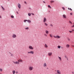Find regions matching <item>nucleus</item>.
Here are the masks:
<instances>
[{
	"mask_svg": "<svg viewBox=\"0 0 74 74\" xmlns=\"http://www.w3.org/2000/svg\"><path fill=\"white\" fill-rule=\"evenodd\" d=\"M53 37L55 38H61V37L59 36L58 35H56V36H53Z\"/></svg>",
	"mask_w": 74,
	"mask_h": 74,
	"instance_id": "nucleus-1",
	"label": "nucleus"
},
{
	"mask_svg": "<svg viewBox=\"0 0 74 74\" xmlns=\"http://www.w3.org/2000/svg\"><path fill=\"white\" fill-rule=\"evenodd\" d=\"M28 69L29 71H32L33 70V66H29V67Z\"/></svg>",
	"mask_w": 74,
	"mask_h": 74,
	"instance_id": "nucleus-2",
	"label": "nucleus"
},
{
	"mask_svg": "<svg viewBox=\"0 0 74 74\" xmlns=\"http://www.w3.org/2000/svg\"><path fill=\"white\" fill-rule=\"evenodd\" d=\"M28 48L29 49H32V50H33L34 49V48L31 45H29V46Z\"/></svg>",
	"mask_w": 74,
	"mask_h": 74,
	"instance_id": "nucleus-3",
	"label": "nucleus"
},
{
	"mask_svg": "<svg viewBox=\"0 0 74 74\" xmlns=\"http://www.w3.org/2000/svg\"><path fill=\"white\" fill-rule=\"evenodd\" d=\"M13 63L14 64H19V62L18 61H16V62L14 61H13Z\"/></svg>",
	"mask_w": 74,
	"mask_h": 74,
	"instance_id": "nucleus-4",
	"label": "nucleus"
},
{
	"mask_svg": "<svg viewBox=\"0 0 74 74\" xmlns=\"http://www.w3.org/2000/svg\"><path fill=\"white\" fill-rule=\"evenodd\" d=\"M48 55L49 56H51L52 55V52H50L48 53Z\"/></svg>",
	"mask_w": 74,
	"mask_h": 74,
	"instance_id": "nucleus-5",
	"label": "nucleus"
},
{
	"mask_svg": "<svg viewBox=\"0 0 74 74\" xmlns=\"http://www.w3.org/2000/svg\"><path fill=\"white\" fill-rule=\"evenodd\" d=\"M12 37L14 38H15L16 37V35L15 34H13L12 35Z\"/></svg>",
	"mask_w": 74,
	"mask_h": 74,
	"instance_id": "nucleus-6",
	"label": "nucleus"
},
{
	"mask_svg": "<svg viewBox=\"0 0 74 74\" xmlns=\"http://www.w3.org/2000/svg\"><path fill=\"white\" fill-rule=\"evenodd\" d=\"M18 6L19 9H21V5L20 3H18Z\"/></svg>",
	"mask_w": 74,
	"mask_h": 74,
	"instance_id": "nucleus-7",
	"label": "nucleus"
},
{
	"mask_svg": "<svg viewBox=\"0 0 74 74\" xmlns=\"http://www.w3.org/2000/svg\"><path fill=\"white\" fill-rule=\"evenodd\" d=\"M47 22V18L45 17H44L43 18V22L44 23H45Z\"/></svg>",
	"mask_w": 74,
	"mask_h": 74,
	"instance_id": "nucleus-8",
	"label": "nucleus"
},
{
	"mask_svg": "<svg viewBox=\"0 0 74 74\" xmlns=\"http://www.w3.org/2000/svg\"><path fill=\"white\" fill-rule=\"evenodd\" d=\"M57 73L58 74H61V72H60V71L57 70Z\"/></svg>",
	"mask_w": 74,
	"mask_h": 74,
	"instance_id": "nucleus-9",
	"label": "nucleus"
},
{
	"mask_svg": "<svg viewBox=\"0 0 74 74\" xmlns=\"http://www.w3.org/2000/svg\"><path fill=\"white\" fill-rule=\"evenodd\" d=\"M62 16H63V18H64V19H66V18H67L65 14H63Z\"/></svg>",
	"mask_w": 74,
	"mask_h": 74,
	"instance_id": "nucleus-10",
	"label": "nucleus"
},
{
	"mask_svg": "<svg viewBox=\"0 0 74 74\" xmlns=\"http://www.w3.org/2000/svg\"><path fill=\"white\" fill-rule=\"evenodd\" d=\"M47 66V64L45 63H44L43 64V67H46Z\"/></svg>",
	"mask_w": 74,
	"mask_h": 74,
	"instance_id": "nucleus-11",
	"label": "nucleus"
},
{
	"mask_svg": "<svg viewBox=\"0 0 74 74\" xmlns=\"http://www.w3.org/2000/svg\"><path fill=\"white\" fill-rule=\"evenodd\" d=\"M66 48H70V45L69 44H67L66 45Z\"/></svg>",
	"mask_w": 74,
	"mask_h": 74,
	"instance_id": "nucleus-12",
	"label": "nucleus"
},
{
	"mask_svg": "<svg viewBox=\"0 0 74 74\" xmlns=\"http://www.w3.org/2000/svg\"><path fill=\"white\" fill-rule=\"evenodd\" d=\"M18 61L19 62H20L22 63V62H23V60H21V59H19V60H18Z\"/></svg>",
	"mask_w": 74,
	"mask_h": 74,
	"instance_id": "nucleus-13",
	"label": "nucleus"
},
{
	"mask_svg": "<svg viewBox=\"0 0 74 74\" xmlns=\"http://www.w3.org/2000/svg\"><path fill=\"white\" fill-rule=\"evenodd\" d=\"M45 33L46 34H49V32H48V31L46 30L45 31Z\"/></svg>",
	"mask_w": 74,
	"mask_h": 74,
	"instance_id": "nucleus-14",
	"label": "nucleus"
},
{
	"mask_svg": "<svg viewBox=\"0 0 74 74\" xmlns=\"http://www.w3.org/2000/svg\"><path fill=\"white\" fill-rule=\"evenodd\" d=\"M30 53H32V54H34V51H30Z\"/></svg>",
	"mask_w": 74,
	"mask_h": 74,
	"instance_id": "nucleus-15",
	"label": "nucleus"
},
{
	"mask_svg": "<svg viewBox=\"0 0 74 74\" xmlns=\"http://www.w3.org/2000/svg\"><path fill=\"white\" fill-rule=\"evenodd\" d=\"M58 58L60 61H62V58H61V57L58 56Z\"/></svg>",
	"mask_w": 74,
	"mask_h": 74,
	"instance_id": "nucleus-16",
	"label": "nucleus"
},
{
	"mask_svg": "<svg viewBox=\"0 0 74 74\" xmlns=\"http://www.w3.org/2000/svg\"><path fill=\"white\" fill-rule=\"evenodd\" d=\"M12 73L13 74H15V70L12 71Z\"/></svg>",
	"mask_w": 74,
	"mask_h": 74,
	"instance_id": "nucleus-17",
	"label": "nucleus"
},
{
	"mask_svg": "<svg viewBox=\"0 0 74 74\" xmlns=\"http://www.w3.org/2000/svg\"><path fill=\"white\" fill-rule=\"evenodd\" d=\"M2 9H3V11H4V10H5V9L3 7V6H1Z\"/></svg>",
	"mask_w": 74,
	"mask_h": 74,
	"instance_id": "nucleus-18",
	"label": "nucleus"
},
{
	"mask_svg": "<svg viewBox=\"0 0 74 74\" xmlns=\"http://www.w3.org/2000/svg\"><path fill=\"white\" fill-rule=\"evenodd\" d=\"M45 48H48V46L47 44H45Z\"/></svg>",
	"mask_w": 74,
	"mask_h": 74,
	"instance_id": "nucleus-19",
	"label": "nucleus"
},
{
	"mask_svg": "<svg viewBox=\"0 0 74 74\" xmlns=\"http://www.w3.org/2000/svg\"><path fill=\"white\" fill-rule=\"evenodd\" d=\"M49 36L50 37H51L52 38H53V36H52V34H50L49 35Z\"/></svg>",
	"mask_w": 74,
	"mask_h": 74,
	"instance_id": "nucleus-20",
	"label": "nucleus"
},
{
	"mask_svg": "<svg viewBox=\"0 0 74 74\" xmlns=\"http://www.w3.org/2000/svg\"><path fill=\"white\" fill-rule=\"evenodd\" d=\"M64 57L65 58H66L67 59V60H68V58H67V56H65Z\"/></svg>",
	"mask_w": 74,
	"mask_h": 74,
	"instance_id": "nucleus-21",
	"label": "nucleus"
},
{
	"mask_svg": "<svg viewBox=\"0 0 74 74\" xmlns=\"http://www.w3.org/2000/svg\"><path fill=\"white\" fill-rule=\"evenodd\" d=\"M27 21L29 23H31V21H30V20H27Z\"/></svg>",
	"mask_w": 74,
	"mask_h": 74,
	"instance_id": "nucleus-22",
	"label": "nucleus"
},
{
	"mask_svg": "<svg viewBox=\"0 0 74 74\" xmlns=\"http://www.w3.org/2000/svg\"><path fill=\"white\" fill-rule=\"evenodd\" d=\"M44 24L46 26H48V24L47 23H45Z\"/></svg>",
	"mask_w": 74,
	"mask_h": 74,
	"instance_id": "nucleus-23",
	"label": "nucleus"
},
{
	"mask_svg": "<svg viewBox=\"0 0 74 74\" xmlns=\"http://www.w3.org/2000/svg\"><path fill=\"white\" fill-rule=\"evenodd\" d=\"M44 35L45 37H47L48 36V35H47L46 34H45Z\"/></svg>",
	"mask_w": 74,
	"mask_h": 74,
	"instance_id": "nucleus-24",
	"label": "nucleus"
},
{
	"mask_svg": "<svg viewBox=\"0 0 74 74\" xmlns=\"http://www.w3.org/2000/svg\"><path fill=\"white\" fill-rule=\"evenodd\" d=\"M58 48H59L60 49V48H61V47L60 46H58Z\"/></svg>",
	"mask_w": 74,
	"mask_h": 74,
	"instance_id": "nucleus-25",
	"label": "nucleus"
},
{
	"mask_svg": "<svg viewBox=\"0 0 74 74\" xmlns=\"http://www.w3.org/2000/svg\"><path fill=\"white\" fill-rule=\"evenodd\" d=\"M28 14L29 16H31V14H30V13H29Z\"/></svg>",
	"mask_w": 74,
	"mask_h": 74,
	"instance_id": "nucleus-26",
	"label": "nucleus"
},
{
	"mask_svg": "<svg viewBox=\"0 0 74 74\" xmlns=\"http://www.w3.org/2000/svg\"><path fill=\"white\" fill-rule=\"evenodd\" d=\"M25 30H28V29H29V27H26L25 28Z\"/></svg>",
	"mask_w": 74,
	"mask_h": 74,
	"instance_id": "nucleus-27",
	"label": "nucleus"
},
{
	"mask_svg": "<svg viewBox=\"0 0 74 74\" xmlns=\"http://www.w3.org/2000/svg\"><path fill=\"white\" fill-rule=\"evenodd\" d=\"M50 2H51V3H53L54 2H55V1H51Z\"/></svg>",
	"mask_w": 74,
	"mask_h": 74,
	"instance_id": "nucleus-28",
	"label": "nucleus"
},
{
	"mask_svg": "<svg viewBox=\"0 0 74 74\" xmlns=\"http://www.w3.org/2000/svg\"><path fill=\"white\" fill-rule=\"evenodd\" d=\"M68 10H71V11H72V9H71V8H68Z\"/></svg>",
	"mask_w": 74,
	"mask_h": 74,
	"instance_id": "nucleus-29",
	"label": "nucleus"
},
{
	"mask_svg": "<svg viewBox=\"0 0 74 74\" xmlns=\"http://www.w3.org/2000/svg\"><path fill=\"white\" fill-rule=\"evenodd\" d=\"M26 21H27V20H25L24 21V22H26Z\"/></svg>",
	"mask_w": 74,
	"mask_h": 74,
	"instance_id": "nucleus-30",
	"label": "nucleus"
},
{
	"mask_svg": "<svg viewBox=\"0 0 74 74\" xmlns=\"http://www.w3.org/2000/svg\"><path fill=\"white\" fill-rule=\"evenodd\" d=\"M11 18H14V16H13L12 15L11 16Z\"/></svg>",
	"mask_w": 74,
	"mask_h": 74,
	"instance_id": "nucleus-31",
	"label": "nucleus"
},
{
	"mask_svg": "<svg viewBox=\"0 0 74 74\" xmlns=\"http://www.w3.org/2000/svg\"><path fill=\"white\" fill-rule=\"evenodd\" d=\"M48 7L49 8H51V6H50V5H48Z\"/></svg>",
	"mask_w": 74,
	"mask_h": 74,
	"instance_id": "nucleus-32",
	"label": "nucleus"
},
{
	"mask_svg": "<svg viewBox=\"0 0 74 74\" xmlns=\"http://www.w3.org/2000/svg\"><path fill=\"white\" fill-rule=\"evenodd\" d=\"M0 71H3V69H0Z\"/></svg>",
	"mask_w": 74,
	"mask_h": 74,
	"instance_id": "nucleus-33",
	"label": "nucleus"
},
{
	"mask_svg": "<svg viewBox=\"0 0 74 74\" xmlns=\"http://www.w3.org/2000/svg\"><path fill=\"white\" fill-rule=\"evenodd\" d=\"M67 39L69 41H70V39H69V38H68Z\"/></svg>",
	"mask_w": 74,
	"mask_h": 74,
	"instance_id": "nucleus-34",
	"label": "nucleus"
},
{
	"mask_svg": "<svg viewBox=\"0 0 74 74\" xmlns=\"http://www.w3.org/2000/svg\"><path fill=\"white\" fill-rule=\"evenodd\" d=\"M24 3H25V4H27V3L26 1H25Z\"/></svg>",
	"mask_w": 74,
	"mask_h": 74,
	"instance_id": "nucleus-35",
	"label": "nucleus"
},
{
	"mask_svg": "<svg viewBox=\"0 0 74 74\" xmlns=\"http://www.w3.org/2000/svg\"><path fill=\"white\" fill-rule=\"evenodd\" d=\"M69 32H70L71 33H73V32L72 31H69Z\"/></svg>",
	"mask_w": 74,
	"mask_h": 74,
	"instance_id": "nucleus-36",
	"label": "nucleus"
},
{
	"mask_svg": "<svg viewBox=\"0 0 74 74\" xmlns=\"http://www.w3.org/2000/svg\"><path fill=\"white\" fill-rule=\"evenodd\" d=\"M62 8L63 10H65V8H64L62 7Z\"/></svg>",
	"mask_w": 74,
	"mask_h": 74,
	"instance_id": "nucleus-37",
	"label": "nucleus"
},
{
	"mask_svg": "<svg viewBox=\"0 0 74 74\" xmlns=\"http://www.w3.org/2000/svg\"><path fill=\"white\" fill-rule=\"evenodd\" d=\"M50 26H51V27H53V25L52 24H50Z\"/></svg>",
	"mask_w": 74,
	"mask_h": 74,
	"instance_id": "nucleus-38",
	"label": "nucleus"
},
{
	"mask_svg": "<svg viewBox=\"0 0 74 74\" xmlns=\"http://www.w3.org/2000/svg\"><path fill=\"white\" fill-rule=\"evenodd\" d=\"M27 53L28 54H29V53H30V51H28L27 52Z\"/></svg>",
	"mask_w": 74,
	"mask_h": 74,
	"instance_id": "nucleus-39",
	"label": "nucleus"
},
{
	"mask_svg": "<svg viewBox=\"0 0 74 74\" xmlns=\"http://www.w3.org/2000/svg\"><path fill=\"white\" fill-rule=\"evenodd\" d=\"M16 74H18V71H16Z\"/></svg>",
	"mask_w": 74,
	"mask_h": 74,
	"instance_id": "nucleus-40",
	"label": "nucleus"
},
{
	"mask_svg": "<svg viewBox=\"0 0 74 74\" xmlns=\"http://www.w3.org/2000/svg\"><path fill=\"white\" fill-rule=\"evenodd\" d=\"M72 74H74V72L73 71L72 72Z\"/></svg>",
	"mask_w": 74,
	"mask_h": 74,
	"instance_id": "nucleus-41",
	"label": "nucleus"
},
{
	"mask_svg": "<svg viewBox=\"0 0 74 74\" xmlns=\"http://www.w3.org/2000/svg\"><path fill=\"white\" fill-rule=\"evenodd\" d=\"M70 14L71 15H73V13H70Z\"/></svg>",
	"mask_w": 74,
	"mask_h": 74,
	"instance_id": "nucleus-42",
	"label": "nucleus"
},
{
	"mask_svg": "<svg viewBox=\"0 0 74 74\" xmlns=\"http://www.w3.org/2000/svg\"><path fill=\"white\" fill-rule=\"evenodd\" d=\"M31 14H32V15H34V13H31Z\"/></svg>",
	"mask_w": 74,
	"mask_h": 74,
	"instance_id": "nucleus-43",
	"label": "nucleus"
},
{
	"mask_svg": "<svg viewBox=\"0 0 74 74\" xmlns=\"http://www.w3.org/2000/svg\"><path fill=\"white\" fill-rule=\"evenodd\" d=\"M69 23H72V22H71V21H69Z\"/></svg>",
	"mask_w": 74,
	"mask_h": 74,
	"instance_id": "nucleus-44",
	"label": "nucleus"
},
{
	"mask_svg": "<svg viewBox=\"0 0 74 74\" xmlns=\"http://www.w3.org/2000/svg\"><path fill=\"white\" fill-rule=\"evenodd\" d=\"M72 31H73V32H74V29H73L72 30Z\"/></svg>",
	"mask_w": 74,
	"mask_h": 74,
	"instance_id": "nucleus-45",
	"label": "nucleus"
},
{
	"mask_svg": "<svg viewBox=\"0 0 74 74\" xmlns=\"http://www.w3.org/2000/svg\"><path fill=\"white\" fill-rule=\"evenodd\" d=\"M2 17L0 15V18H1Z\"/></svg>",
	"mask_w": 74,
	"mask_h": 74,
	"instance_id": "nucleus-46",
	"label": "nucleus"
},
{
	"mask_svg": "<svg viewBox=\"0 0 74 74\" xmlns=\"http://www.w3.org/2000/svg\"><path fill=\"white\" fill-rule=\"evenodd\" d=\"M72 47H74V45H72Z\"/></svg>",
	"mask_w": 74,
	"mask_h": 74,
	"instance_id": "nucleus-47",
	"label": "nucleus"
},
{
	"mask_svg": "<svg viewBox=\"0 0 74 74\" xmlns=\"http://www.w3.org/2000/svg\"><path fill=\"white\" fill-rule=\"evenodd\" d=\"M43 2V3H45V1H44Z\"/></svg>",
	"mask_w": 74,
	"mask_h": 74,
	"instance_id": "nucleus-48",
	"label": "nucleus"
},
{
	"mask_svg": "<svg viewBox=\"0 0 74 74\" xmlns=\"http://www.w3.org/2000/svg\"><path fill=\"white\" fill-rule=\"evenodd\" d=\"M55 74H58L57 73H56Z\"/></svg>",
	"mask_w": 74,
	"mask_h": 74,
	"instance_id": "nucleus-49",
	"label": "nucleus"
},
{
	"mask_svg": "<svg viewBox=\"0 0 74 74\" xmlns=\"http://www.w3.org/2000/svg\"><path fill=\"white\" fill-rule=\"evenodd\" d=\"M17 12V14H18V12Z\"/></svg>",
	"mask_w": 74,
	"mask_h": 74,
	"instance_id": "nucleus-50",
	"label": "nucleus"
},
{
	"mask_svg": "<svg viewBox=\"0 0 74 74\" xmlns=\"http://www.w3.org/2000/svg\"><path fill=\"white\" fill-rule=\"evenodd\" d=\"M8 0V1H9V0Z\"/></svg>",
	"mask_w": 74,
	"mask_h": 74,
	"instance_id": "nucleus-51",
	"label": "nucleus"
}]
</instances>
